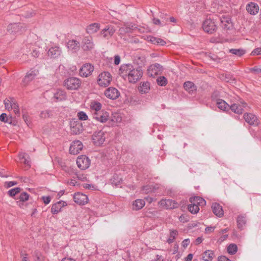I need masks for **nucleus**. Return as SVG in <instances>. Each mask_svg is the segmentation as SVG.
Instances as JSON below:
<instances>
[{
  "instance_id": "052dcab7",
  "label": "nucleus",
  "mask_w": 261,
  "mask_h": 261,
  "mask_svg": "<svg viewBox=\"0 0 261 261\" xmlns=\"http://www.w3.org/2000/svg\"><path fill=\"white\" fill-rule=\"evenodd\" d=\"M153 22L154 24L159 25L163 27L162 24V21L158 18H153Z\"/></svg>"
},
{
  "instance_id": "a211bd4d",
  "label": "nucleus",
  "mask_w": 261,
  "mask_h": 261,
  "mask_svg": "<svg viewBox=\"0 0 261 261\" xmlns=\"http://www.w3.org/2000/svg\"><path fill=\"white\" fill-rule=\"evenodd\" d=\"M74 201L79 205H84L88 202V197L81 193H77L73 196Z\"/></svg>"
},
{
  "instance_id": "6ab92c4d",
  "label": "nucleus",
  "mask_w": 261,
  "mask_h": 261,
  "mask_svg": "<svg viewBox=\"0 0 261 261\" xmlns=\"http://www.w3.org/2000/svg\"><path fill=\"white\" fill-rule=\"evenodd\" d=\"M247 106V103L245 102H242L241 105L238 103H233L229 106L230 109L234 113L241 114L243 113V108Z\"/></svg>"
},
{
  "instance_id": "4468645a",
  "label": "nucleus",
  "mask_w": 261,
  "mask_h": 261,
  "mask_svg": "<svg viewBox=\"0 0 261 261\" xmlns=\"http://www.w3.org/2000/svg\"><path fill=\"white\" fill-rule=\"evenodd\" d=\"M244 119L245 121L250 125H257L259 123V120L253 114L246 113L244 114Z\"/></svg>"
},
{
  "instance_id": "7ed1b4c3",
  "label": "nucleus",
  "mask_w": 261,
  "mask_h": 261,
  "mask_svg": "<svg viewBox=\"0 0 261 261\" xmlns=\"http://www.w3.org/2000/svg\"><path fill=\"white\" fill-rule=\"evenodd\" d=\"M202 28L204 32L208 34L214 33L217 29L215 22L211 18H207L203 21Z\"/></svg>"
},
{
  "instance_id": "9d476101",
  "label": "nucleus",
  "mask_w": 261,
  "mask_h": 261,
  "mask_svg": "<svg viewBox=\"0 0 261 261\" xmlns=\"http://www.w3.org/2000/svg\"><path fill=\"white\" fill-rule=\"evenodd\" d=\"M159 204L166 209L176 208L179 206L177 202L172 199H162L159 202Z\"/></svg>"
},
{
  "instance_id": "c9c22d12",
  "label": "nucleus",
  "mask_w": 261,
  "mask_h": 261,
  "mask_svg": "<svg viewBox=\"0 0 261 261\" xmlns=\"http://www.w3.org/2000/svg\"><path fill=\"white\" fill-rule=\"evenodd\" d=\"M135 62L142 68V66H144L146 62V58L143 56L137 55L135 57Z\"/></svg>"
},
{
  "instance_id": "7c9ffc66",
  "label": "nucleus",
  "mask_w": 261,
  "mask_h": 261,
  "mask_svg": "<svg viewBox=\"0 0 261 261\" xmlns=\"http://www.w3.org/2000/svg\"><path fill=\"white\" fill-rule=\"evenodd\" d=\"M145 202L144 200L138 199L133 202L132 208L133 210L138 211L144 207Z\"/></svg>"
},
{
  "instance_id": "cd10ccee",
  "label": "nucleus",
  "mask_w": 261,
  "mask_h": 261,
  "mask_svg": "<svg viewBox=\"0 0 261 261\" xmlns=\"http://www.w3.org/2000/svg\"><path fill=\"white\" fill-rule=\"evenodd\" d=\"M184 87L185 89L190 93H193L197 90V87L195 84L190 81L186 82L184 84Z\"/></svg>"
},
{
  "instance_id": "774afa93",
  "label": "nucleus",
  "mask_w": 261,
  "mask_h": 261,
  "mask_svg": "<svg viewBox=\"0 0 261 261\" xmlns=\"http://www.w3.org/2000/svg\"><path fill=\"white\" fill-rule=\"evenodd\" d=\"M120 62V58L119 56L117 55L114 58V64L115 65H118Z\"/></svg>"
},
{
  "instance_id": "20e7f679",
  "label": "nucleus",
  "mask_w": 261,
  "mask_h": 261,
  "mask_svg": "<svg viewBox=\"0 0 261 261\" xmlns=\"http://www.w3.org/2000/svg\"><path fill=\"white\" fill-rule=\"evenodd\" d=\"M81 84V81L76 77H70L64 81V86L69 90H76Z\"/></svg>"
},
{
  "instance_id": "473e14b6",
  "label": "nucleus",
  "mask_w": 261,
  "mask_h": 261,
  "mask_svg": "<svg viewBox=\"0 0 261 261\" xmlns=\"http://www.w3.org/2000/svg\"><path fill=\"white\" fill-rule=\"evenodd\" d=\"M216 104L218 108L223 111H227L229 109V105L222 99H218Z\"/></svg>"
},
{
  "instance_id": "37998d69",
  "label": "nucleus",
  "mask_w": 261,
  "mask_h": 261,
  "mask_svg": "<svg viewBox=\"0 0 261 261\" xmlns=\"http://www.w3.org/2000/svg\"><path fill=\"white\" fill-rule=\"evenodd\" d=\"M229 52L239 57H241L245 54V50L243 49L232 48L229 49Z\"/></svg>"
},
{
  "instance_id": "dca6fc26",
  "label": "nucleus",
  "mask_w": 261,
  "mask_h": 261,
  "mask_svg": "<svg viewBox=\"0 0 261 261\" xmlns=\"http://www.w3.org/2000/svg\"><path fill=\"white\" fill-rule=\"evenodd\" d=\"M83 144L79 140L72 142L69 148V152L72 154H77L83 149Z\"/></svg>"
},
{
  "instance_id": "09e8293b",
  "label": "nucleus",
  "mask_w": 261,
  "mask_h": 261,
  "mask_svg": "<svg viewBox=\"0 0 261 261\" xmlns=\"http://www.w3.org/2000/svg\"><path fill=\"white\" fill-rule=\"evenodd\" d=\"M158 84L161 86H165L167 84V80L165 76H160L156 80Z\"/></svg>"
},
{
  "instance_id": "39448f33",
  "label": "nucleus",
  "mask_w": 261,
  "mask_h": 261,
  "mask_svg": "<svg viewBox=\"0 0 261 261\" xmlns=\"http://www.w3.org/2000/svg\"><path fill=\"white\" fill-rule=\"evenodd\" d=\"M25 26L21 23L10 24L8 26L7 31L11 34H19L25 30Z\"/></svg>"
},
{
  "instance_id": "72a5a7b5",
  "label": "nucleus",
  "mask_w": 261,
  "mask_h": 261,
  "mask_svg": "<svg viewBox=\"0 0 261 261\" xmlns=\"http://www.w3.org/2000/svg\"><path fill=\"white\" fill-rule=\"evenodd\" d=\"M54 98L58 101H62L66 99L65 92L61 90H58L54 95Z\"/></svg>"
},
{
  "instance_id": "4be33fe9",
  "label": "nucleus",
  "mask_w": 261,
  "mask_h": 261,
  "mask_svg": "<svg viewBox=\"0 0 261 261\" xmlns=\"http://www.w3.org/2000/svg\"><path fill=\"white\" fill-rule=\"evenodd\" d=\"M66 203L63 201H60L53 204L51 208V212L53 214H57L59 213L62 208L66 205Z\"/></svg>"
},
{
  "instance_id": "f03ea898",
  "label": "nucleus",
  "mask_w": 261,
  "mask_h": 261,
  "mask_svg": "<svg viewBox=\"0 0 261 261\" xmlns=\"http://www.w3.org/2000/svg\"><path fill=\"white\" fill-rule=\"evenodd\" d=\"M112 81V76L108 72H103L99 74L97 84L101 87L108 86Z\"/></svg>"
},
{
  "instance_id": "49530a36",
  "label": "nucleus",
  "mask_w": 261,
  "mask_h": 261,
  "mask_svg": "<svg viewBox=\"0 0 261 261\" xmlns=\"http://www.w3.org/2000/svg\"><path fill=\"white\" fill-rule=\"evenodd\" d=\"M91 108L92 110H95L96 112H100L101 108V104L97 101H94L91 104Z\"/></svg>"
},
{
  "instance_id": "aec40b11",
  "label": "nucleus",
  "mask_w": 261,
  "mask_h": 261,
  "mask_svg": "<svg viewBox=\"0 0 261 261\" xmlns=\"http://www.w3.org/2000/svg\"><path fill=\"white\" fill-rule=\"evenodd\" d=\"M246 9L248 13L254 15L258 12L259 6L255 3L250 2L246 5Z\"/></svg>"
},
{
  "instance_id": "f704fd0d",
  "label": "nucleus",
  "mask_w": 261,
  "mask_h": 261,
  "mask_svg": "<svg viewBox=\"0 0 261 261\" xmlns=\"http://www.w3.org/2000/svg\"><path fill=\"white\" fill-rule=\"evenodd\" d=\"M214 256V253L211 250H206L202 254V259L204 261L212 260Z\"/></svg>"
},
{
  "instance_id": "338daca9",
  "label": "nucleus",
  "mask_w": 261,
  "mask_h": 261,
  "mask_svg": "<svg viewBox=\"0 0 261 261\" xmlns=\"http://www.w3.org/2000/svg\"><path fill=\"white\" fill-rule=\"evenodd\" d=\"M10 101L9 100H4V104L5 106V107L7 109L10 110Z\"/></svg>"
},
{
  "instance_id": "bf43d9fd",
  "label": "nucleus",
  "mask_w": 261,
  "mask_h": 261,
  "mask_svg": "<svg viewBox=\"0 0 261 261\" xmlns=\"http://www.w3.org/2000/svg\"><path fill=\"white\" fill-rule=\"evenodd\" d=\"M20 255H21V257H22L21 261H30L28 257V254L23 253L21 252Z\"/></svg>"
},
{
  "instance_id": "3c124183",
  "label": "nucleus",
  "mask_w": 261,
  "mask_h": 261,
  "mask_svg": "<svg viewBox=\"0 0 261 261\" xmlns=\"http://www.w3.org/2000/svg\"><path fill=\"white\" fill-rule=\"evenodd\" d=\"M20 191L21 189L20 188H15L10 190L8 191V193L10 196L13 197L15 196L17 193L20 192Z\"/></svg>"
},
{
  "instance_id": "f8f14e48",
  "label": "nucleus",
  "mask_w": 261,
  "mask_h": 261,
  "mask_svg": "<svg viewBox=\"0 0 261 261\" xmlns=\"http://www.w3.org/2000/svg\"><path fill=\"white\" fill-rule=\"evenodd\" d=\"M162 70L163 67L161 65L158 63H155L149 66L147 69V73L149 76L153 77L158 75Z\"/></svg>"
},
{
  "instance_id": "f3484780",
  "label": "nucleus",
  "mask_w": 261,
  "mask_h": 261,
  "mask_svg": "<svg viewBox=\"0 0 261 261\" xmlns=\"http://www.w3.org/2000/svg\"><path fill=\"white\" fill-rule=\"evenodd\" d=\"M93 117L95 120L101 123H105L108 121L109 118V113L106 111L95 112Z\"/></svg>"
},
{
  "instance_id": "b1692460",
  "label": "nucleus",
  "mask_w": 261,
  "mask_h": 261,
  "mask_svg": "<svg viewBox=\"0 0 261 261\" xmlns=\"http://www.w3.org/2000/svg\"><path fill=\"white\" fill-rule=\"evenodd\" d=\"M61 53V49L59 46L51 47L48 51V56L53 58H56L59 57Z\"/></svg>"
},
{
  "instance_id": "5701e85b",
  "label": "nucleus",
  "mask_w": 261,
  "mask_h": 261,
  "mask_svg": "<svg viewBox=\"0 0 261 261\" xmlns=\"http://www.w3.org/2000/svg\"><path fill=\"white\" fill-rule=\"evenodd\" d=\"M67 47L69 49L76 52L79 50L80 44L78 41L72 39L68 41L67 43Z\"/></svg>"
},
{
  "instance_id": "4d7b16f0",
  "label": "nucleus",
  "mask_w": 261,
  "mask_h": 261,
  "mask_svg": "<svg viewBox=\"0 0 261 261\" xmlns=\"http://www.w3.org/2000/svg\"><path fill=\"white\" fill-rule=\"evenodd\" d=\"M209 57L213 61L216 62L217 63L220 62L221 58H219L217 56L215 55H211Z\"/></svg>"
},
{
  "instance_id": "8fccbe9b",
  "label": "nucleus",
  "mask_w": 261,
  "mask_h": 261,
  "mask_svg": "<svg viewBox=\"0 0 261 261\" xmlns=\"http://www.w3.org/2000/svg\"><path fill=\"white\" fill-rule=\"evenodd\" d=\"M0 120L5 123L11 124L12 123L11 118H8L6 113H2L0 115Z\"/></svg>"
},
{
  "instance_id": "58836bf2",
  "label": "nucleus",
  "mask_w": 261,
  "mask_h": 261,
  "mask_svg": "<svg viewBox=\"0 0 261 261\" xmlns=\"http://www.w3.org/2000/svg\"><path fill=\"white\" fill-rule=\"evenodd\" d=\"M134 28V25L132 24L125 25L123 27L120 28L119 31L120 34H124L130 32L131 30Z\"/></svg>"
},
{
  "instance_id": "6e6d98bb",
  "label": "nucleus",
  "mask_w": 261,
  "mask_h": 261,
  "mask_svg": "<svg viewBox=\"0 0 261 261\" xmlns=\"http://www.w3.org/2000/svg\"><path fill=\"white\" fill-rule=\"evenodd\" d=\"M252 56L261 55V47L254 49L251 53Z\"/></svg>"
},
{
  "instance_id": "13d9d810",
  "label": "nucleus",
  "mask_w": 261,
  "mask_h": 261,
  "mask_svg": "<svg viewBox=\"0 0 261 261\" xmlns=\"http://www.w3.org/2000/svg\"><path fill=\"white\" fill-rule=\"evenodd\" d=\"M41 199L45 204H48L51 200V198L49 196H42Z\"/></svg>"
},
{
  "instance_id": "603ef678",
  "label": "nucleus",
  "mask_w": 261,
  "mask_h": 261,
  "mask_svg": "<svg viewBox=\"0 0 261 261\" xmlns=\"http://www.w3.org/2000/svg\"><path fill=\"white\" fill-rule=\"evenodd\" d=\"M77 116L79 120H87L88 119L87 115L83 111H80L77 113Z\"/></svg>"
},
{
  "instance_id": "393cba45",
  "label": "nucleus",
  "mask_w": 261,
  "mask_h": 261,
  "mask_svg": "<svg viewBox=\"0 0 261 261\" xmlns=\"http://www.w3.org/2000/svg\"><path fill=\"white\" fill-rule=\"evenodd\" d=\"M212 209L214 214L219 217L223 216L224 213L222 206L218 203H214L212 204Z\"/></svg>"
},
{
  "instance_id": "bb28decb",
  "label": "nucleus",
  "mask_w": 261,
  "mask_h": 261,
  "mask_svg": "<svg viewBox=\"0 0 261 261\" xmlns=\"http://www.w3.org/2000/svg\"><path fill=\"white\" fill-rule=\"evenodd\" d=\"M221 26L224 30H228L232 28V25L231 20L226 17H223L221 20Z\"/></svg>"
},
{
  "instance_id": "ddd939ff",
  "label": "nucleus",
  "mask_w": 261,
  "mask_h": 261,
  "mask_svg": "<svg viewBox=\"0 0 261 261\" xmlns=\"http://www.w3.org/2000/svg\"><path fill=\"white\" fill-rule=\"evenodd\" d=\"M94 70V66L91 64L86 63L84 64L80 69V74L83 77L89 76Z\"/></svg>"
},
{
  "instance_id": "0e129e2a",
  "label": "nucleus",
  "mask_w": 261,
  "mask_h": 261,
  "mask_svg": "<svg viewBox=\"0 0 261 261\" xmlns=\"http://www.w3.org/2000/svg\"><path fill=\"white\" fill-rule=\"evenodd\" d=\"M215 227L212 226H208L205 228V232H212L214 231Z\"/></svg>"
},
{
  "instance_id": "de8ad7c7",
  "label": "nucleus",
  "mask_w": 261,
  "mask_h": 261,
  "mask_svg": "<svg viewBox=\"0 0 261 261\" xmlns=\"http://www.w3.org/2000/svg\"><path fill=\"white\" fill-rule=\"evenodd\" d=\"M169 16L167 14L161 13L160 15V17L161 19L162 22V26H164L167 24V21L169 20Z\"/></svg>"
},
{
  "instance_id": "e433bc0d",
  "label": "nucleus",
  "mask_w": 261,
  "mask_h": 261,
  "mask_svg": "<svg viewBox=\"0 0 261 261\" xmlns=\"http://www.w3.org/2000/svg\"><path fill=\"white\" fill-rule=\"evenodd\" d=\"M246 222V217L240 215L237 218V225L239 229H242Z\"/></svg>"
},
{
  "instance_id": "1a4fd4ad",
  "label": "nucleus",
  "mask_w": 261,
  "mask_h": 261,
  "mask_svg": "<svg viewBox=\"0 0 261 261\" xmlns=\"http://www.w3.org/2000/svg\"><path fill=\"white\" fill-rule=\"evenodd\" d=\"M71 133L74 135L81 134L83 130L82 123L80 121L72 120L70 121Z\"/></svg>"
},
{
  "instance_id": "a19ab883",
  "label": "nucleus",
  "mask_w": 261,
  "mask_h": 261,
  "mask_svg": "<svg viewBox=\"0 0 261 261\" xmlns=\"http://www.w3.org/2000/svg\"><path fill=\"white\" fill-rule=\"evenodd\" d=\"M29 194L26 192H23L21 193L19 196L20 200L17 202L18 205L21 207V204H22V202L28 200L29 199Z\"/></svg>"
},
{
  "instance_id": "6e6552de",
  "label": "nucleus",
  "mask_w": 261,
  "mask_h": 261,
  "mask_svg": "<svg viewBox=\"0 0 261 261\" xmlns=\"http://www.w3.org/2000/svg\"><path fill=\"white\" fill-rule=\"evenodd\" d=\"M94 44L92 37L90 36L84 37L81 43V47L84 51L91 50L94 48Z\"/></svg>"
},
{
  "instance_id": "79ce46f5",
  "label": "nucleus",
  "mask_w": 261,
  "mask_h": 261,
  "mask_svg": "<svg viewBox=\"0 0 261 261\" xmlns=\"http://www.w3.org/2000/svg\"><path fill=\"white\" fill-rule=\"evenodd\" d=\"M122 182V179L118 175L115 174L111 179V182L116 186L119 185Z\"/></svg>"
},
{
  "instance_id": "ea45409f",
  "label": "nucleus",
  "mask_w": 261,
  "mask_h": 261,
  "mask_svg": "<svg viewBox=\"0 0 261 261\" xmlns=\"http://www.w3.org/2000/svg\"><path fill=\"white\" fill-rule=\"evenodd\" d=\"M10 109H13L16 114H19V106L17 102L13 98H11L10 101Z\"/></svg>"
},
{
  "instance_id": "0eeeda50",
  "label": "nucleus",
  "mask_w": 261,
  "mask_h": 261,
  "mask_svg": "<svg viewBox=\"0 0 261 261\" xmlns=\"http://www.w3.org/2000/svg\"><path fill=\"white\" fill-rule=\"evenodd\" d=\"M107 134L103 131L100 130L95 132L92 135L93 143L96 146H100L103 143Z\"/></svg>"
},
{
  "instance_id": "2f4dec72",
  "label": "nucleus",
  "mask_w": 261,
  "mask_h": 261,
  "mask_svg": "<svg viewBox=\"0 0 261 261\" xmlns=\"http://www.w3.org/2000/svg\"><path fill=\"white\" fill-rule=\"evenodd\" d=\"M147 40L154 44H159L162 46L166 44V42L164 40L153 36L148 37Z\"/></svg>"
},
{
  "instance_id": "412c9836",
  "label": "nucleus",
  "mask_w": 261,
  "mask_h": 261,
  "mask_svg": "<svg viewBox=\"0 0 261 261\" xmlns=\"http://www.w3.org/2000/svg\"><path fill=\"white\" fill-rule=\"evenodd\" d=\"M115 31L116 30L115 29L114 27L110 25L107 26L106 28L102 30L100 32V34L103 38H106L113 36Z\"/></svg>"
},
{
  "instance_id": "423d86ee",
  "label": "nucleus",
  "mask_w": 261,
  "mask_h": 261,
  "mask_svg": "<svg viewBox=\"0 0 261 261\" xmlns=\"http://www.w3.org/2000/svg\"><path fill=\"white\" fill-rule=\"evenodd\" d=\"M39 71L37 69H31L26 74L22 81V85L27 86L38 75Z\"/></svg>"
},
{
  "instance_id": "c03bdc74",
  "label": "nucleus",
  "mask_w": 261,
  "mask_h": 261,
  "mask_svg": "<svg viewBox=\"0 0 261 261\" xmlns=\"http://www.w3.org/2000/svg\"><path fill=\"white\" fill-rule=\"evenodd\" d=\"M188 210L192 214H196L199 211V206L195 203H192L188 205Z\"/></svg>"
},
{
  "instance_id": "a878e982",
  "label": "nucleus",
  "mask_w": 261,
  "mask_h": 261,
  "mask_svg": "<svg viewBox=\"0 0 261 261\" xmlns=\"http://www.w3.org/2000/svg\"><path fill=\"white\" fill-rule=\"evenodd\" d=\"M190 201L191 203H195L198 206H204L206 204L205 200L199 196H195L190 198Z\"/></svg>"
},
{
  "instance_id": "c85d7f7f",
  "label": "nucleus",
  "mask_w": 261,
  "mask_h": 261,
  "mask_svg": "<svg viewBox=\"0 0 261 261\" xmlns=\"http://www.w3.org/2000/svg\"><path fill=\"white\" fill-rule=\"evenodd\" d=\"M150 90V83L148 82H144L140 84L138 90L142 94L147 93Z\"/></svg>"
},
{
  "instance_id": "f257e3e1",
  "label": "nucleus",
  "mask_w": 261,
  "mask_h": 261,
  "mask_svg": "<svg viewBox=\"0 0 261 261\" xmlns=\"http://www.w3.org/2000/svg\"><path fill=\"white\" fill-rule=\"evenodd\" d=\"M120 70H123L124 75L127 76L129 83L135 84L139 81L143 75V71L140 67L135 68L131 64L122 66Z\"/></svg>"
},
{
  "instance_id": "e2e57ef3",
  "label": "nucleus",
  "mask_w": 261,
  "mask_h": 261,
  "mask_svg": "<svg viewBox=\"0 0 261 261\" xmlns=\"http://www.w3.org/2000/svg\"><path fill=\"white\" fill-rule=\"evenodd\" d=\"M218 261H231L225 256H220L218 258Z\"/></svg>"
},
{
  "instance_id": "4c0bfd02",
  "label": "nucleus",
  "mask_w": 261,
  "mask_h": 261,
  "mask_svg": "<svg viewBox=\"0 0 261 261\" xmlns=\"http://www.w3.org/2000/svg\"><path fill=\"white\" fill-rule=\"evenodd\" d=\"M178 234V232L176 230L170 229L169 237L167 242L169 244L173 243Z\"/></svg>"
},
{
  "instance_id": "680f3d73",
  "label": "nucleus",
  "mask_w": 261,
  "mask_h": 261,
  "mask_svg": "<svg viewBox=\"0 0 261 261\" xmlns=\"http://www.w3.org/2000/svg\"><path fill=\"white\" fill-rule=\"evenodd\" d=\"M189 243H190V240L189 239H185L182 242V246H183V247L186 248L188 246Z\"/></svg>"
},
{
  "instance_id": "5fc2aeb1",
  "label": "nucleus",
  "mask_w": 261,
  "mask_h": 261,
  "mask_svg": "<svg viewBox=\"0 0 261 261\" xmlns=\"http://www.w3.org/2000/svg\"><path fill=\"white\" fill-rule=\"evenodd\" d=\"M51 111L49 110H45L42 111L40 114V117L42 118H46L50 116Z\"/></svg>"
},
{
  "instance_id": "a18cd8bd",
  "label": "nucleus",
  "mask_w": 261,
  "mask_h": 261,
  "mask_svg": "<svg viewBox=\"0 0 261 261\" xmlns=\"http://www.w3.org/2000/svg\"><path fill=\"white\" fill-rule=\"evenodd\" d=\"M227 252L230 254H234L238 250V247L235 244H231L227 249Z\"/></svg>"
},
{
  "instance_id": "864d4df0",
  "label": "nucleus",
  "mask_w": 261,
  "mask_h": 261,
  "mask_svg": "<svg viewBox=\"0 0 261 261\" xmlns=\"http://www.w3.org/2000/svg\"><path fill=\"white\" fill-rule=\"evenodd\" d=\"M249 72L254 74H261V68H258L257 66H255L253 68H249Z\"/></svg>"
},
{
  "instance_id": "c756f323",
  "label": "nucleus",
  "mask_w": 261,
  "mask_h": 261,
  "mask_svg": "<svg viewBox=\"0 0 261 261\" xmlns=\"http://www.w3.org/2000/svg\"><path fill=\"white\" fill-rule=\"evenodd\" d=\"M99 27L100 25L98 23H91L87 27L86 32L89 34H94L99 30Z\"/></svg>"
},
{
  "instance_id": "69168bd1",
  "label": "nucleus",
  "mask_w": 261,
  "mask_h": 261,
  "mask_svg": "<svg viewBox=\"0 0 261 261\" xmlns=\"http://www.w3.org/2000/svg\"><path fill=\"white\" fill-rule=\"evenodd\" d=\"M228 238V234H224L221 237L219 238L218 239V242L221 243L223 242L224 240H225Z\"/></svg>"
},
{
  "instance_id": "9b49d317",
  "label": "nucleus",
  "mask_w": 261,
  "mask_h": 261,
  "mask_svg": "<svg viewBox=\"0 0 261 261\" xmlns=\"http://www.w3.org/2000/svg\"><path fill=\"white\" fill-rule=\"evenodd\" d=\"M76 164L78 167L81 169L85 170L89 167L90 161L86 156L82 155L77 158Z\"/></svg>"
},
{
  "instance_id": "2eb2a0df",
  "label": "nucleus",
  "mask_w": 261,
  "mask_h": 261,
  "mask_svg": "<svg viewBox=\"0 0 261 261\" xmlns=\"http://www.w3.org/2000/svg\"><path fill=\"white\" fill-rule=\"evenodd\" d=\"M105 95L111 99H116L119 97L120 93L116 88L109 87L105 91Z\"/></svg>"
}]
</instances>
